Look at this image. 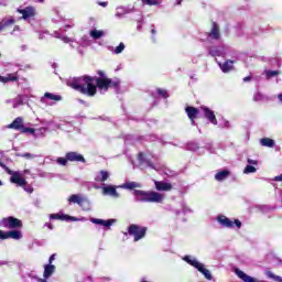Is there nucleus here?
Listing matches in <instances>:
<instances>
[{
	"mask_svg": "<svg viewBox=\"0 0 282 282\" xmlns=\"http://www.w3.org/2000/svg\"><path fill=\"white\" fill-rule=\"evenodd\" d=\"M96 76L83 75L80 77H75L70 83L69 87L75 89V91H79L84 96H89L94 98L96 94H98V89L100 91H109V89H116V91L120 90V79L109 78L107 77V73L105 70H97Z\"/></svg>",
	"mask_w": 282,
	"mask_h": 282,
	"instance_id": "f257e3e1",
	"label": "nucleus"
},
{
	"mask_svg": "<svg viewBox=\"0 0 282 282\" xmlns=\"http://www.w3.org/2000/svg\"><path fill=\"white\" fill-rule=\"evenodd\" d=\"M134 197H138L139 202L148 204H162L164 202V195L153 191L134 189Z\"/></svg>",
	"mask_w": 282,
	"mask_h": 282,
	"instance_id": "f03ea898",
	"label": "nucleus"
},
{
	"mask_svg": "<svg viewBox=\"0 0 282 282\" xmlns=\"http://www.w3.org/2000/svg\"><path fill=\"white\" fill-rule=\"evenodd\" d=\"M149 231L148 227H142L140 225L131 224L128 227V232L124 235H129L130 237H133V241H140L141 239H144L147 237V232Z\"/></svg>",
	"mask_w": 282,
	"mask_h": 282,
	"instance_id": "7ed1b4c3",
	"label": "nucleus"
},
{
	"mask_svg": "<svg viewBox=\"0 0 282 282\" xmlns=\"http://www.w3.org/2000/svg\"><path fill=\"white\" fill-rule=\"evenodd\" d=\"M2 226L4 228H9L10 230H13L17 228H23V221L19 218H15L14 216H9L2 219Z\"/></svg>",
	"mask_w": 282,
	"mask_h": 282,
	"instance_id": "20e7f679",
	"label": "nucleus"
},
{
	"mask_svg": "<svg viewBox=\"0 0 282 282\" xmlns=\"http://www.w3.org/2000/svg\"><path fill=\"white\" fill-rule=\"evenodd\" d=\"M68 202L70 204H78L80 208H84V210H89V200L86 197H83L78 194H73L68 197ZM86 207V208H85Z\"/></svg>",
	"mask_w": 282,
	"mask_h": 282,
	"instance_id": "39448f33",
	"label": "nucleus"
},
{
	"mask_svg": "<svg viewBox=\"0 0 282 282\" xmlns=\"http://www.w3.org/2000/svg\"><path fill=\"white\" fill-rule=\"evenodd\" d=\"M10 182L17 184V186H28V181L21 176L19 172H12L9 170Z\"/></svg>",
	"mask_w": 282,
	"mask_h": 282,
	"instance_id": "423d86ee",
	"label": "nucleus"
},
{
	"mask_svg": "<svg viewBox=\"0 0 282 282\" xmlns=\"http://www.w3.org/2000/svg\"><path fill=\"white\" fill-rule=\"evenodd\" d=\"M19 14H22V19L28 21V19H32L36 17V9L34 7H26L24 9H18Z\"/></svg>",
	"mask_w": 282,
	"mask_h": 282,
	"instance_id": "0eeeda50",
	"label": "nucleus"
},
{
	"mask_svg": "<svg viewBox=\"0 0 282 282\" xmlns=\"http://www.w3.org/2000/svg\"><path fill=\"white\" fill-rule=\"evenodd\" d=\"M207 36L213 41H219L221 39V32L219 31V24L212 22V30L207 33Z\"/></svg>",
	"mask_w": 282,
	"mask_h": 282,
	"instance_id": "6e6552de",
	"label": "nucleus"
},
{
	"mask_svg": "<svg viewBox=\"0 0 282 282\" xmlns=\"http://www.w3.org/2000/svg\"><path fill=\"white\" fill-rule=\"evenodd\" d=\"M66 158L68 162H82V164H85L87 160H85V156L78 152H67Z\"/></svg>",
	"mask_w": 282,
	"mask_h": 282,
	"instance_id": "1a4fd4ad",
	"label": "nucleus"
},
{
	"mask_svg": "<svg viewBox=\"0 0 282 282\" xmlns=\"http://www.w3.org/2000/svg\"><path fill=\"white\" fill-rule=\"evenodd\" d=\"M185 112L187 113V118H189L192 124H195V119L199 116V109L193 106H187L185 108Z\"/></svg>",
	"mask_w": 282,
	"mask_h": 282,
	"instance_id": "9d476101",
	"label": "nucleus"
},
{
	"mask_svg": "<svg viewBox=\"0 0 282 282\" xmlns=\"http://www.w3.org/2000/svg\"><path fill=\"white\" fill-rule=\"evenodd\" d=\"M202 110L204 111L205 118L212 122V124H217V117L215 116V112L210 110L208 107H202Z\"/></svg>",
	"mask_w": 282,
	"mask_h": 282,
	"instance_id": "9b49d317",
	"label": "nucleus"
},
{
	"mask_svg": "<svg viewBox=\"0 0 282 282\" xmlns=\"http://www.w3.org/2000/svg\"><path fill=\"white\" fill-rule=\"evenodd\" d=\"M235 274H237V276L239 279H241V281H243V282H261V281L257 280L256 278H252V276L246 274V272H243L239 269H235Z\"/></svg>",
	"mask_w": 282,
	"mask_h": 282,
	"instance_id": "f8f14e48",
	"label": "nucleus"
},
{
	"mask_svg": "<svg viewBox=\"0 0 282 282\" xmlns=\"http://www.w3.org/2000/svg\"><path fill=\"white\" fill-rule=\"evenodd\" d=\"M23 119L21 117H18L13 120L12 123L8 126V129H13L14 131H23Z\"/></svg>",
	"mask_w": 282,
	"mask_h": 282,
	"instance_id": "ddd939ff",
	"label": "nucleus"
},
{
	"mask_svg": "<svg viewBox=\"0 0 282 282\" xmlns=\"http://www.w3.org/2000/svg\"><path fill=\"white\" fill-rule=\"evenodd\" d=\"M154 186L156 191H163V192L173 191V185L171 183H166L162 181H155Z\"/></svg>",
	"mask_w": 282,
	"mask_h": 282,
	"instance_id": "4468645a",
	"label": "nucleus"
},
{
	"mask_svg": "<svg viewBox=\"0 0 282 282\" xmlns=\"http://www.w3.org/2000/svg\"><path fill=\"white\" fill-rule=\"evenodd\" d=\"M17 23V20L14 19H2L0 21V32H3V30H8V28H12Z\"/></svg>",
	"mask_w": 282,
	"mask_h": 282,
	"instance_id": "2eb2a0df",
	"label": "nucleus"
},
{
	"mask_svg": "<svg viewBox=\"0 0 282 282\" xmlns=\"http://www.w3.org/2000/svg\"><path fill=\"white\" fill-rule=\"evenodd\" d=\"M220 68H221V72H224V74H228V72H232V69H235V61L232 59L226 61L220 65Z\"/></svg>",
	"mask_w": 282,
	"mask_h": 282,
	"instance_id": "dca6fc26",
	"label": "nucleus"
},
{
	"mask_svg": "<svg viewBox=\"0 0 282 282\" xmlns=\"http://www.w3.org/2000/svg\"><path fill=\"white\" fill-rule=\"evenodd\" d=\"M104 195H111V197H120L118 194V191H116V186L108 185L106 187H102Z\"/></svg>",
	"mask_w": 282,
	"mask_h": 282,
	"instance_id": "f3484780",
	"label": "nucleus"
},
{
	"mask_svg": "<svg viewBox=\"0 0 282 282\" xmlns=\"http://www.w3.org/2000/svg\"><path fill=\"white\" fill-rule=\"evenodd\" d=\"M230 177V171L223 170L215 174V181L216 182H224V180H228Z\"/></svg>",
	"mask_w": 282,
	"mask_h": 282,
	"instance_id": "a211bd4d",
	"label": "nucleus"
},
{
	"mask_svg": "<svg viewBox=\"0 0 282 282\" xmlns=\"http://www.w3.org/2000/svg\"><path fill=\"white\" fill-rule=\"evenodd\" d=\"M54 272H56V265L54 264L44 265V273H43L44 279H50V276H52Z\"/></svg>",
	"mask_w": 282,
	"mask_h": 282,
	"instance_id": "6ab92c4d",
	"label": "nucleus"
},
{
	"mask_svg": "<svg viewBox=\"0 0 282 282\" xmlns=\"http://www.w3.org/2000/svg\"><path fill=\"white\" fill-rule=\"evenodd\" d=\"M217 219L219 224H221V226H224L225 228H232V226H235V223L226 216H218Z\"/></svg>",
	"mask_w": 282,
	"mask_h": 282,
	"instance_id": "aec40b11",
	"label": "nucleus"
},
{
	"mask_svg": "<svg viewBox=\"0 0 282 282\" xmlns=\"http://www.w3.org/2000/svg\"><path fill=\"white\" fill-rule=\"evenodd\" d=\"M90 221L93 224H97V226H105L106 228H109V226H111L113 224V220H111V219L102 220V219H98V218H93V219H90Z\"/></svg>",
	"mask_w": 282,
	"mask_h": 282,
	"instance_id": "412c9836",
	"label": "nucleus"
},
{
	"mask_svg": "<svg viewBox=\"0 0 282 282\" xmlns=\"http://www.w3.org/2000/svg\"><path fill=\"white\" fill-rule=\"evenodd\" d=\"M122 188H126L127 191H133L135 188H142V184L138 182H127L122 185Z\"/></svg>",
	"mask_w": 282,
	"mask_h": 282,
	"instance_id": "4be33fe9",
	"label": "nucleus"
},
{
	"mask_svg": "<svg viewBox=\"0 0 282 282\" xmlns=\"http://www.w3.org/2000/svg\"><path fill=\"white\" fill-rule=\"evenodd\" d=\"M19 82V73H11L3 77L2 83H17Z\"/></svg>",
	"mask_w": 282,
	"mask_h": 282,
	"instance_id": "5701e85b",
	"label": "nucleus"
},
{
	"mask_svg": "<svg viewBox=\"0 0 282 282\" xmlns=\"http://www.w3.org/2000/svg\"><path fill=\"white\" fill-rule=\"evenodd\" d=\"M261 147H268L269 149H273L274 140L270 138H262L260 139Z\"/></svg>",
	"mask_w": 282,
	"mask_h": 282,
	"instance_id": "b1692460",
	"label": "nucleus"
},
{
	"mask_svg": "<svg viewBox=\"0 0 282 282\" xmlns=\"http://www.w3.org/2000/svg\"><path fill=\"white\" fill-rule=\"evenodd\" d=\"M22 238H23V235L19 230L8 231V239L19 240V239H22Z\"/></svg>",
	"mask_w": 282,
	"mask_h": 282,
	"instance_id": "393cba45",
	"label": "nucleus"
},
{
	"mask_svg": "<svg viewBox=\"0 0 282 282\" xmlns=\"http://www.w3.org/2000/svg\"><path fill=\"white\" fill-rule=\"evenodd\" d=\"M198 272L204 274L207 281H213V274H210V271L208 269L204 268V264L198 269Z\"/></svg>",
	"mask_w": 282,
	"mask_h": 282,
	"instance_id": "a878e982",
	"label": "nucleus"
},
{
	"mask_svg": "<svg viewBox=\"0 0 282 282\" xmlns=\"http://www.w3.org/2000/svg\"><path fill=\"white\" fill-rule=\"evenodd\" d=\"M44 98H48V100H63V97L61 95H54L52 93H45Z\"/></svg>",
	"mask_w": 282,
	"mask_h": 282,
	"instance_id": "bb28decb",
	"label": "nucleus"
},
{
	"mask_svg": "<svg viewBox=\"0 0 282 282\" xmlns=\"http://www.w3.org/2000/svg\"><path fill=\"white\" fill-rule=\"evenodd\" d=\"M101 177L98 180L96 178V182H107L109 180V173L105 170H101L100 172Z\"/></svg>",
	"mask_w": 282,
	"mask_h": 282,
	"instance_id": "cd10ccee",
	"label": "nucleus"
},
{
	"mask_svg": "<svg viewBox=\"0 0 282 282\" xmlns=\"http://www.w3.org/2000/svg\"><path fill=\"white\" fill-rule=\"evenodd\" d=\"M50 219H57L59 221H65V214H51Z\"/></svg>",
	"mask_w": 282,
	"mask_h": 282,
	"instance_id": "c85d7f7f",
	"label": "nucleus"
},
{
	"mask_svg": "<svg viewBox=\"0 0 282 282\" xmlns=\"http://www.w3.org/2000/svg\"><path fill=\"white\" fill-rule=\"evenodd\" d=\"M102 34H105L102 31H98V30L90 31V36L93 39H101Z\"/></svg>",
	"mask_w": 282,
	"mask_h": 282,
	"instance_id": "c756f323",
	"label": "nucleus"
},
{
	"mask_svg": "<svg viewBox=\"0 0 282 282\" xmlns=\"http://www.w3.org/2000/svg\"><path fill=\"white\" fill-rule=\"evenodd\" d=\"M254 102H262V100H265V96L261 93H256L253 96Z\"/></svg>",
	"mask_w": 282,
	"mask_h": 282,
	"instance_id": "7c9ffc66",
	"label": "nucleus"
},
{
	"mask_svg": "<svg viewBox=\"0 0 282 282\" xmlns=\"http://www.w3.org/2000/svg\"><path fill=\"white\" fill-rule=\"evenodd\" d=\"M56 162L57 164H61V166H67V162H69V160L67 159V154L65 155V158H57Z\"/></svg>",
	"mask_w": 282,
	"mask_h": 282,
	"instance_id": "2f4dec72",
	"label": "nucleus"
},
{
	"mask_svg": "<svg viewBox=\"0 0 282 282\" xmlns=\"http://www.w3.org/2000/svg\"><path fill=\"white\" fill-rule=\"evenodd\" d=\"M143 6H160V1L158 0H141Z\"/></svg>",
	"mask_w": 282,
	"mask_h": 282,
	"instance_id": "473e14b6",
	"label": "nucleus"
},
{
	"mask_svg": "<svg viewBox=\"0 0 282 282\" xmlns=\"http://www.w3.org/2000/svg\"><path fill=\"white\" fill-rule=\"evenodd\" d=\"M156 94L162 98H169V91H166V89L158 88Z\"/></svg>",
	"mask_w": 282,
	"mask_h": 282,
	"instance_id": "72a5a7b5",
	"label": "nucleus"
},
{
	"mask_svg": "<svg viewBox=\"0 0 282 282\" xmlns=\"http://www.w3.org/2000/svg\"><path fill=\"white\" fill-rule=\"evenodd\" d=\"M265 76L268 79L274 78V76H279V70H267Z\"/></svg>",
	"mask_w": 282,
	"mask_h": 282,
	"instance_id": "f704fd0d",
	"label": "nucleus"
},
{
	"mask_svg": "<svg viewBox=\"0 0 282 282\" xmlns=\"http://www.w3.org/2000/svg\"><path fill=\"white\" fill-rule=\"evenodd\" d=\"M21 133H31V135H34V133H36V129H34V128H26L24 126V128H22Z\"/></svg>",
	"mask_w": 282,
	"mask_h": 282,
	"instance_id": "c9c22d12",
	"label": "nucleus"
},
{
	"mask_svg": "<svg viewBox=\"0 0 282 282\" xmlns=\"http://www.w3.org/2000/svg\"><path fill=\"white\" fill-rule=\"evenodd\" d=\"M138 160L140 164H147V156H144V152H139Z\"/></svg>",
	"mask_w": 282,
	"mask_h": 282,
	"instance_id": "e433bc0d",
	"label": "nucleus"
},
{
	"mask_svg": "<svg viewBox=\"0 0 282 282\" xmlns=\"http://www.w3.org/2000/svg\"><path fill=\"white\" fill-rule=\"evenodd\" d=\"M268 276H269V279H273V281L282 282V278L279 276V275H275V274L272 273L271 271L268 272Z\"/></svg>",
	"mask_w": 282,
	"mask_h": 282,
	"instance_id": "4c0bfd02",
	"label": "nucleus"
},
{
	"mask_svg": "<svg viewBox=\"0 0 282 282\" xmlns=\"http://www.w3.org/2000/svg\"><path fill=\"white\" fill-rule=\"evenodd\" d=\"M243 173L248 174V173H257V167L252 166V165H247L245 167Z\"/></svg>",
	"mask_w": 282,
	"mask_h": 282,
	"instance_id": "58836bf2",
	"label": "nucleus"
},
{
	"mask_svg": "<svg viewBox=\"0 0 282 282\" xmlns=\"http://www.w3.org/2000/svg\"><path fill=\"white\" fill-rule=\"evenodd\" d=\"M124 51V43H120L116 48H115V54H122Z\"/></svg>",
	"mask_w": 282,
	"mask_h": 282,
	"instance_id": "ea45409f",
	"label": "nucleus"
},
{
	"mask_svg": "<svg viewBox=\"0 0 282 282\" xmlns=\"http://www.w3.org/2000/svg\"><path fill=\"white\" fill-rule=\"evenodd\" d=\"M189 265H193V268H196V270H199L202 268V263H199L197 260L189 261Z\"/></svg>",
	"mask_w": 282,
	"mask_h": 282,
	"instance_id": "a19ab883",
	"label": "nucleus"
},
{
	"mask_svg": "<svg viewBox=\"0 0 282 282\" xmlns=\"http://www.w3.org/2000/svg\"><path fill=\"white\" fill-rule=\"evenodd\" d=\"M189 265H193V268H196V270H199L202 268V263H199L197 260L189 261Z\"/></svg>",
	"mask_w": 282,
	"mask_h": 282,
	"instance_id": "79ce46f5",
	"label": "nucleus"
},
{
	"mask_svg": "<svg viewBox=\"0 0 282 282\" xmlns=\"http://www.w3.org/2000/svg\"><path fill=\"white\" fill-rule=\"evenodd\" d=\"M20 158H25V160H32V158H34V155L30 152L20 154Z\"/></svg>",
	"mask_w": 282,
	"mask_h": 282,
	"instance_id": "37998d69",
	"label": "nucleus"
},
{
	"mask_svg": "<svg viewBox=\"0 0 282 282\" xmlns=\"http://www.w3.org/2000/svg\"><path fill=\"white\" fill-rule=\"evenodd\" d=\"M64 221H78V218L65 215Z\"/></svg>",
	"mask_w": 282,
	"mask_h": 282,
	"instance_id": "c03bdc74",
	"label": "nucleus"
},
{
	"mask_svg": "<svg viewBox=\"0 0 282 282\" xmlns=\"http://www.w3.org/2000/svg\"><path fill=\"white\" fill-rule=\"evenodd\" d=\"M0 239L6 241L8 239V231L0 230Z\"/></svg>",
	"mask_w": 282,
	"mask_h": 282,
	"instance_id": "a18cd8bd",
	"label": "nucleus"
},
{
	"mask_svg": "<svg viewBox=\"0 0 282 282\" xmlns=\"http://www.w3.org/2000/svg\"><path fill=\"white\" fill-rule=\"evenodd\" d=\"M24 191L25 193L32 194L34 193V187H32L31 185H25Z\"/></svg>",
	"mask_w": 282,
	"mask_h": 282,
	"instance_id": "49530a36",
	"label": "nucleus"
},
{
	"mask_svg": "<svg viewBox=\"0 0 282 282\" xmlns=\"http://www.w3.org/2000/svg\"><path fill=\"white\" fill-rule=\"evenodd\" d=\"M247 162L248 164H252L253 166H257V164H259V161L252 159H248Z\"/></svg>",
	"mask_w": 282,
	"mask_h": 282,
	"instance_id": "de8ad7c7",
	"label": "nucleus"
},
{
	"mask_svg": "<svg viewBox=\"0 0 282 282\" xmlns=\"http://www.w3.org/2000/svg\"><path fill=\"white\" fill-rule=\"evenodd\" d=\"M54 259H56V253H53L50 258H48V264L52 265V263H54Z\"/></svg>",
	"mask_w": 282,
	"mask_h": 282,
	"instance_id": "09e8293b",
	"label": "nucleus"
},
{
	"mask_svg": "<svg viewBox=\"0 0 282 282\" xmlns=\"http://www.w3.org/2000/svg\"><path fill=\"white\" fill-rule=\"evenodd\" d=\"M234 224L237 226V228H241V220L235 219Z\"/></svg>",
	"mask_w": 282,
	"mask_h": 282,
	"instance_id": "8fccbe9b",
	"label": "nucleus"
},
{
	"mask_svg": "<svg viewBox=\"0 0 282 282\" xmlns=\"http://www.w3.org/2000/svg\"><path fill=\"white\" fill-rule=\"evenodd\" d=\"M98 6H101V8H107V6H109V2H98Z\"/></svg>",
	"mask_w": 282,
	"mask_h": 282,
	"instance_id": "3c124183",
	"label": "nucleus"
},
{
	"mask_svg": "<svg viewBox=\"0 0 282 282\" xmlns=\"http://www.w3.org/2000/svg\"><path fill=\"white\" fill-rule=\"evenodd\" d=\"M274 182H282V174L274 177Z\"/></svg>",
	"mask_w": 282,
	"mask_h": 282,
	"instance_id": "603ef678",
	"label": "nucleus"
},
{
	"mask_svg": "<svg viewBox=\"0 0 282 282\" xmlns=\"http://www.w3.org/2000/svg\"><path fill=\"white\" fill-rule=\"evenodd\" d=\"M184 261H186V263L189 264V261H193V259H191V257H188V256H185L184 257Z\"/></svg>",
	"mask_w": 282,
	"mask_h": 282,
	"instance_id": "864d4df0",
	"label": "nucleus"
},
{
	"mask_svg": "<svg viewBox=\"0 0 282 282\" xmlns=\"http://www.w3.org/2000/svg\"><path fill=\"white\" fill-rule=\"evenodd\" d=\"M250 80H252V77H251V76H247V77L243 78V83H248V82H250Z\"/></svg>",
	"mask_w": 282,
	"mask_h": 282,
	"instance_id": "5fc2aeb1",
	"label": "nucleus"
},
{
	"mask_svg": "<svg viewBox=\"0 0 282 282\" xmlns=\"http://www.w3.org/2000/svg\"><path fill=\"white\" fill-rule=\"evenodd\" d=\"M145 164H147L150 169H153V162H151V161L148 160V161L145 162Z\"/></svg>",
	"mask_w": 282,
	"mask_h": 282,
	"instance_id": "6e6d98bb",
	"label": "nucleus"
},
{
	"mask_svg": "<svg viewBox=\"0 0 282 282\" xmlns=\"http://www.w3.org/2000/svg\"><path fill=\"white\" fill-rule=\"evenodd\" d=\"M46 226L50 230H54V226H52V223H46Z\"/></svg>",
	"mask_w": 282,
	"mask_h": 282,
	"instance_id": "4d7b16f0",
	"label": "nucleus"
},
{
	"mask_svg": "<svg viewBox=\"0 0 282 282\" xmlns=\"http://www.w3.org/2000/svg\"><path fill=\"white\" fill-rule=\"evenodd\" d=\"M183 0H176V6H182Z\"/></svg>",
	"mask_w": 282,
	"mask_h": 282,
	"instance_id": "13d9d810",
	"label": "nucleus"
},
{
	"mask_svg": "<svg viewBox=\"0 0 282 282\" xmlns=\"http://www.w3.org/2000/svg\"><path fill=\"white\" fill-rule=\"evenodd\" d=\"M280 102H282V94L278 95Z\"/></svg>",
	"mask_w": 282,
	"mask_h": 282,
	"instance_id": "bf43d9fd",
	"label": "nucleus"
},
{
	"mask_svg": "<svg viewBox=\"0 0 282 282\" xmlns=\"http://www.w3.org/2000/svg\"><path fill=\"white\" fill-rule=\"evenodd\" d=\"M0 83H3V76H0Z\"/></svg>",
	"mask_w": 282,
	"mask_h": 282,
	"instance_id": "052dcab7",
	"label": "nucleus"
},
{
	"mask_svg": "<svg viewBox=\"0 0 282 282\" xmlns=\"http://www.w3.org/2000/svg\"><path fill=\"white\" fill-rule=\"evenodd\" d=\"M151 32H152V34H155V29H152Z\"/></svg>",
	"mask_w": 282,
	"mask_h": 282,
	"instance_id": "680f3d73",
	"label": "nucleus"
},
{
	"mask_svg": "<svg viewBox=\"0 0 282 282\" xmlns=\"http://www.w3.org/2000/svg\"><path fill=\"white\" fill-rule=\"evenodd\" d=\"M40 3H43V1H45V0H37Z\"/></svg>",
	"mask_w": 282,
	"mask_h": 282,
	"instance_id": "e2e57ef3",
	"label": "nucleus"
},
{
	"mask_svg": "<svg viewBox=\"0 0 282 282\" xmlns=\"http://www.w3.org/2000/svg\"><path fill=\"white\" fill-rule=\"evenodd\" d=\"M0 186H3V183L0 181Z\"/></svg>",
	"mask_w": 282,
	"mask_h": 282,
	"instance_id": "0e129e2a",
	"label": "nucleus"
}]
</instances>
